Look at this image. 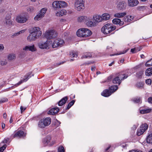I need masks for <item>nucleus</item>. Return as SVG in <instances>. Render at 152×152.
Returning <instances> with one entry per match:
<instances>
[{"instance_id": "8", "label": "nucleus", "mask_w": 152, "mask_h": 152, "mask_svg": "<svg viewBox=\"0 0 152 152\" xmlns=\"http://www.w3.org/2000/svg\"><path fill=\"white\" fill-rule=\"evenodd\" d=\"M67 4L63 1H54L52 4L53 8L59 9L61 7H65L67 6Z\"/></svg>"}, {"instance_id": "3", "label": "nucleus", "mask_w": 152, "mask_h": 152, "mask_svg": "<svg viewBox=\"0 0 152 152\" xmlns=\"http://www.w3.org/2000/svg\"><path fill=\"white\" fill-rule=\"evenodd\" d=\"M92 34L90 30L86 28H81L77 32V35L79 37H87L90 36Z\"/></svg>"}, {"instance_id": "42", "label": "nucleus", "mask_w": 152, "mask_h": 152, "mask_svg": "<svg viewBox=\"0 0 152 152\" xmlns=\"http://www.w3.org/2000/svg\"><path fill=\"white\" fill-rule=\"evenodd\" d=\"M69 55L71 57H76L78 56V53L74 51H72L70 52Z\"/></svg>"}, {"instance_id": "56", "label": "nucleus", "mask_w": 152, "mask_h": 152, "mask_svg": "<svg viewBox=\"0 0 152 152\" xmlns=\"http://www.w3.org/2000/svg\"><path fill=\"white\" fill-rule=\"evenodd\" d=\"M69 34L68 32H65L64 34V37L65 39H66Z\"/></svg>"}, {"instance_id": "50", "label": "nucleus", "mask_w": 152, "mask_h": 152, "mask_svg": "<svg viewBox=\"0 0 152 152\" xmlns=\"http://www.w3.org/2000/svg\"><path fill=\"white\" fill-rule=\"evenodd\" d=\"M8 101V99L6 98H3L0 100V104L3 103Z\"/></svg>"}, {"instance_id": "61", "label": "nucleus", "mask_w": 152, "mask_h": 152, "mask_svg": "<svg viewBox=\"0 0 152 152\" xmlns=\"http://www.w3.org/2000/svg\"><path fill=\"white\" fill-rule=\"evenodd\" d=\"M4 48V47L2 44H0V50H3Z\"/></svg>"}, {"instance_id": "53", "label": "nucleus", "mask_w": 152, "mask_h": 152, "mask_svg": "<svg viewBox=\"0 0 152 152\" xmlns=\"http://www.w3.org/2000/svg\"><path fill=\"white\" fill-rule=\"evenodd\" d=\"M151 80L150 79H148L145 81V83L147 85H151Z\"/></svg>"}, {"instance_id": "46", "label": "nucleus", "mask_w": 152, "mask_h": 152, "mask_svg": "<svg viewBox=\"0 0 152 152\" xmlns=\"http://www.w3.org/2000/svg\"><path fill=\"white\" fill-rule=\"evenodd\" d=\"M145 65L147 66H152V58L148 61L145 64Z\"/></svg>"}, {"instance_id": "15", "label": "nucleus", "mask_w": 152, "mask_h": 152, "mask_svg": "<svg viewBox=\"0 0 152 152\" xmlns=\"http://www.w3.org/2000/svg\"><path fill=\"white\" fill-rule=\"evenodd\" d=\"M64 43V41L63 40L60 39H58L55 40L53 42L52 44V47L54 48L58 46L61 47Z\"/></svg>"}, {"instance_id": "38", "label": "nucleus", "mask_w": 152, "mask_h": 152, "mask_svg": "<svg viewBox=\"0 0 152 152\" xmlns=\"http://www.w3.org/2000/svg\"><path fill=\"white\" fill-rule=\"evenodd\" d=\"M91 56V54L90 53H85L81 57V58H90Z\"/></svg>"}, {"instance_id": "17", "label": "nucleus", "mask_w": 152, "mask_h": 152, "mask_svg": "<svg viewBox=\"0 0 152 152\" xmlns=\"http://www.w3.org/2000/svg\"><path fill=\"white\" fill-rule=\"evenodd\" d=\"M93 19L94 21V22L96 23H99L102 21V16L100 15L97 14H95L93 15Z\"/></svg>"}, {"instance_id": "29", "label": "nucleus", "mask_w": 152, "mask_h": 152, "mask_svg": "<svg viewBox=\"0 0 152 152\" xmlns=\"http://www.w3.org/2000/svg\"><path fill=\"white\" fill-rule=\"evenodd\" d=\"M118 88V86L115 85L110 87L109 90L110 91L112 94V93H113L114 92L116 91Z\"/></svg>"}, {"instance_id": "7", "label": "nucleus", "mask_w": 152, "mask_h": 152, "mask_svg": "<svg viewBox=\"0 0 152 152\" xmlns=\"http://www.w3.org/2000/svg\"><path fill=\"white\" fill-rule=\"evenodd\" d=\"M58 34L55 30H51L47 31L45 34V36L47 39H52L56 38Z\"/></svg>"}, {"instance_id": "51", "label": "nucleus", "mask_w": 152, "mask_h": 152, "mask_svg": "<svg viewBox=\"0 0 152 152\" xmlns=\"http://www.w3.org/2000/svg\"><path fill=\"white\" fill-rule=\"evenodd\" d=\"M143 72L142 71H140L138 72L137 73V77L138 78H141L142 77V75L143 74Z\"/></svg>"}, {"instance_id": "13", "label": "nucleus", "mask_w": 152, "mask_h": 152, "mask_svg": "<svg viewBox=\"0 0 152 152\" xmlns=\"http://www.w3.org/2000/svg\"><path fill=\"white\" fill-rule=\"evenodd\" d=\"M31 74V73L30 72L28 73H27L24 77V78L23 80H20L19 82H18L14 86L12 87V88H15L18 86L20 84H21L23 82H26L29 79L31 76L30 75Z\"/></svg>"}, {"instance_id": "63", "label": "nucleus", "mask_w": 152, "mask_h": 152, "mask_svg": "<svg viewBox=\"0 0 152 152\" xmlns=\"http://www.w3.org/2000/svg\"><path fill=\"white\" fill-rule=\"evenodd\" d=\"M129 152H143L141 151H134V150H132L129 151Z\"/></svg>"}, {"instance_id": "11", "label": "nucleus", "mask_w": 152, "mask_h": 152, "mask_svg": "<svg viewBox=\"0 0 152 152\" xmlns=\"http://www.w3.org/2000/svg\"><path fill=\"white\" fill-rule=\"evenodd\" d=\"M26 134L22 130H19L15 132L12 135V137L13 138L17 137L21 138L23 137L26 136Z\"/></svg>"}, {"instance_id": "40", "label": "nucleus", "mask_w": 152, "mask_h": 152, "mask_svg": "<svg viewBox=\"0 0 152 152\" xmlns=\"http://www.w3.org/2000/svg\"><path fill=\"white\" fill-rule=\"evenodd\" d=\"M75 101L74 100H72L67 105L66 108V110H69L74 104Z\"/></svg>"}, {"instance_id": "54", "label": "nucleus", "mask_w": 152, "mask_h": 152, "mask_svg": "<svg viewBox=\"0 0 152 152\" xmlns=\"http://www.w3.org/2000/svg\"><path fill=\"white\" fill-rule=\"evenodd\" d=\"M129 49H127L126 50H124L122 51L120 53H117V55H121V54H124L126 53L129 50Z\"/></svg>"}, {"instance_id": "35", "label": "nucleus", "mask_w": 152, "mask_h": 152, "mask_svg": "<svg viewBox=\"0 0 152 152\" xmlns=\"http://www.w3.org/2000/svg\"><path fill=\"white\" fill-rule=\"evenodd\" d=\"M148 128V126L146 124H142L140 127V129H141L142 130L145 132L147 129Z\"/></svg>"}, {"instance_id": "33", "label": "nucleus", "mask_w": 152, "mask_h": 152, "mask_svg": "<svg viewBox=\"0 0 152 152\" xmlns=\"http://www.w3.org/2000/svg\"><path fill=\"white\" fill-rule=\"evenodd\" d=\"M145 75L147 76H150L152 75V67L147 69L145 71Z\"/></svg>"}, {"instance_id": "30", "label": "nucleus", "mask_w": 152, "mask_h": 152, "mask_svg": "<svg viewBox=\"0 0 152 152\" xmlns=\"http://www.w3.org/2000/svg\"><path fill=\"white\" fill-rule=\"evenodd\" d=\"M11 17L10 16H7L5 18V23L9 26L11 25L12 24V21L10 20Z\"/></svg>"}, {"instance_id": "59", "label": "nucleus", "mask_w": 152, "mask_h": 152, "mask_svg": "<svg viewBox=\"0 0 152 152\" xmlns=\"http://www.w3.org/2000/svg\"><path fill=\"white\" fill-rule=\"evenodd\" d=\"M148 102L151 103H152V97H149L148 99Z\"/></svg>"}, {"instance_id": "4", "label": "nucleus", "mask_w": 152, "mask_h": 152, "mask_svg": "<svg viewBox=\"0 0 152 152\" xmlns=\"http://www.w3.org/2000/svg\"><path fill=\"white\" fill-rule=\"evenodd\" d=\"M115 26H112L111 24L107 23L102 28L101 31L104 34H107L115 30Z\"/></svg>"}, {"instance_id": "57", "label": "nucleus", "mask_w": 152, "mask_h": 152, "mask_svg": "<svg viewBox=\"0 0 152 152\" xmlns=\"http://www.w3.org/2000/svg\"><path fill=\"white\" fill-rule=\"evenodd\" d=\"M94 63V61H88L86 62L85 63L83 64V65H89L91 64H93Z\"/></svg>"}, {"instance_id": "20", "label": "nucleus", "mask_w": 152, "mask_h": 152, "mask_svg": "<svg viewBox=\"0 0 152 152\" xmlns=\"http://www.w3.org/2000/svg\"><path fill=\"white\" fill-rule=\"evenodd\" d=\"M48 42L46 41L45 42H40L38 43V46L39 48L41 49H46L49 46Z\"/></svg>"}, {"instance_id": "2", "label": "nucleus", "mask_w": 152, "mask_h": 152, "mask_svg": "<svg viewBox=\"0 0 152 152\" xmlns=\"http://www.w3.org/2000/svg\"><path fill=\"white\" fill-rule=\"evenodd\" d=\"M128 77L127 74H125L123 72H119L116 74L112 80V82L114 84H118L119 85L122 81L126 79Z\"/></svg>"}, {"instance_id": "64", "label": "nucleus", "mask_w": 152, "mask_h": 152, "mask_svg": "<svg viewBox=\"0 0 152 152\" xmlns=\"http://www.w3.org/2000/svg\"><path fill=\"white\" fill-rule=\"evenodd\" d=\"M137 126L136 125H134L132 127V129L133 130L137 128Z\"/></svg>"}, {"instance_id": "25", "label": "nucleus", "mask_w": 152, "mask_h": 152, "mask_svg": "<svg viewBox=\"0 0 152 152\" xmlns=\"http://www.w3.org/2000/svg\"><path fill=\"white\" fill-rule=\"evenodd\" d=\"M111 94L108 89H105L101 93V95L105 97H108L110 96Z\"/></svg>"}, {"instance_id": "32", "label": "nucleus", "mask_w": 152, "mask_h": 152, "mask_svg": "<svg viewBox=\"0 0 152 152\" xmlns=\"http://www.w3.org/2000/svg\"><path fill=\"white\" fill-rule=\"evenodd\" d=\"M87 16H81L78 17L77 18V21L79 22H85L86 18Z\"/></svg>"}, {"instance_id": "18", "label": "nucleus", "mask_w": 152, "mask_h": 152, "mask_svg": "<svg viewBox=\"0 0 152 152\" xmlns=\"http://www.w3.org/2000/svg\"><path fill=\"white\" fill-rule=\"evenodd\" d=\"M128 3L129 6L134 7L138 5L139 1L138 0H128Z\"/></svg>"}, {"instance_id": "36", "label": "nucleus", "mask_w": 152, "mask_h": 152, "mask_svg": "<svg viewBox=\"0 0 152 152\" xmlns=\"http://www.w3.org/2000/svg\"><path fill=\"white\" fill-rule=\"evenodd\" d=\"M147 142L149 143H152V134L148 135L147 138Z\"/></svg>"}, {"instance_id": "21", "label": "nucleus", "mask_w": 152, "mask_h": 152, "mask_svg": "<svg viewBox=\"0 0 152 152\" xmlns=\"http://www.w3.org/2000/svg\"><path fill=\"white\" fill-rule=\"evenodd\" d=\"M51 139V137L50 136H47L42 141V143L44 146H47L48 145H51L49 144Z\"/></svg>"}, {"instance_id": "47", "label": "nucleus", "mask_w": 152, "mask_h": 152, "mask_svg": "<svg viewBox=\"0 0 152 152\" xmlns=\"http://www.w3.org/2000/svg\"><path fill=\"white\" fill-rule=\"evenodd\" d=\"M137 87L140 88H143V84L142 82H140L136 84Z\"/></svg>"}, {"instance_id": "28", "label": "nucleus", "mask_w": 152, "mask_h": 152, "mask_svg": "<svg viewBox=\"0 0 152 152\" xmlns=\"http://www.w3.org/2000/svg\"><path fill=\"white\" fill-rule=\"evenodd\" d=\"M101 16L102 18V21L107 20H109L110 18V15L108 13H104Z\"/></svg>"}, {"instance_id": "26", "label": "nucleus", "mask_w": 152, "mask_h": 152, "mask_svg": "<svg viewBox=\"0 0 152 152\" xmlns=\"http://www.w3.org/2000/svg\"><path fill=\"white\" fill-rule=\"evenodd\" d=\"M126 14V12H118L114 14V16L117 18H121L125 16Z\"/></svg>"}, {"instance_id": "24", "label": "nucleus", "mask_w": 152, "mask_h": 152, "mask_svg": "<svg viewBox=\"0 0 152 152\" xmlns=\"http://www.w3.org/2000/svg\"><path fill=\"white\" fill-rule=\"evenodd\" d=\"M68 99V97L67 96L63 98L58 103L59 106H61L65 104Z\"/></svg>"}, {"instance_id": "1", "label": "nucleus", "mask_w": 152, "mask_h": 152, "mask_svg": "<svg viewBox=\"0 0 152 152\" xmlns=\"http://www.w3.org/2000/svg\"><path fill=\"white\" fill-rule=\"evenodd\" d=\"M30 33L27 37L28 41H34L38 38L42 34L40 28L38 27H34L30 30Z\"/></svg>"}, {"instance_id": "43", "label": "nucleus", "mask_w": 152, "mask_h": 152, "mask_svg": "<svg viewBox=\"0 0 152 152\" xmlns=\"http://www.w3.org/2000/svg\"><path fill=\"white\" fill-rule=\"evenodd\" d=\"M16 58L14 54H10L8 56V58L9 60H12L15 59Z\"/></svg>"}, {"instance_id": "60", "label": "nucleus", "mask_w": 152, "mask_h": 152, "mask_svg": "<svg viewBox=\"0 0 152 152\" xmlns=\"http://www.w3.org/2000/svg\"><path fill=\"white\" fill-rule=\"evenodd\" d=\"M20 110H21V113H22L23 111H24L26 110V107H23L22 106H21L20 107Z\"/></svg>"}, {"instance_id": "16", "label": "nucleus", "mask_w": 152, "mask_h": 152, "mask_svg": "<svg viewBox=\"0 0 152 152\" xmlns=\"http://www.w3.org/2000/svg\"><path fill=\"white\" fill-rule=\"evenodd\" d=\"M23 50L26 51H31V52H34L36 50V48L35 47L34 45L33 44L31 45L26 46L23 48Z\"/></svg>"}, {"instance_id": "23", "label": "nucleus", "mask_w": 152, "mask_h": 152, "mask_svg": "<svg viewBox=\"0 0 152 152\" xmlns=\"http://www.w3.org/2000/svg\"><path fill=\"white\" fill-rule=\"evenodd\" d=\"M125 3L124 1H122L119 2L118 4L117 7L118 10H123L125 9L124 4Z\"/></svg>"}, {"instance_id": "14", "label": "nucleus", "mask_w": 152, "mask_h": 152, "mask_svg": "<svg viewBox=\"0 0 152 152\" xmlns=\"http://www.w3.org/2000/svg\"><path fill=\"white\" fill-rule=\"evenodd\" d=\"M31 74V73L30 72L28 73H27L24 77V78L23 80H20L19 82H18L14 86L12 87V88H15L18 86L20 84H21L23 82H26L29 79L31 76L30 75Z\"/></svg>"}, {"instance_id": "37", "label": "nucleus", "mask_w": 152, "mask_h": 152, "mask_svg": "<svg viewBox=\"0 0 152 152\" xmlns=\"http://www.w3.org/2000/svg\"><path fill=\"white\" fill-rule=\"evenodd\" d=\"M151 109H144L141 110L140 111V113L141 114H145L149 113L151 111Z\"/></svg>"}, {"instance_id": "58", "label": "nucleus", "mask_w": 152, "mask_h": 152, "mask_svg": "<svg viewBox=\"0 0 152 152\" xmlns=\"http://www.w3.org/2000/svg\"><path fill=\"white\" fill-rule=\"evenodd\" d=\"M7 63V62L5 61H1L0 62L1 64L3 66L6 65Z\"/></svg>"}, {"instance_id": "19", "label": "nucleus", "mask_w": 152, "mask_h": 152, "mask_svg": "<svg viewBox=\"0 0 152 152\" xmlns=\"http://www.w3.org/2000/svg\"><path fill=\"white\" fill-rule=\"evenodd\" d=\"M59 111L58 107H53L49 110L48 112V114L50 115H55Z\"/></svg>"}, {"instance_id": "22", "label": "nucleus", "mask_w": 152, "mask_h": 152, "mask_svg": "<svg viewBox=\"0 0 152 152\" xmlns=\"http://www.w3.org/2000/svg\"><path fill=\"white\" fill-rule=\"evenodd\" d=\"M112 22L114 24H118L120 26H121L124 24V22L121 21L120 19L118 18L113 19L112 20Z\"/></svg>"}, {"instance_id": "55", "label": "nucleus", "mask_w": 152, "mask_h": 152, "mask_svg": "<svg viewBox=\"0 0 152 152\" xmlns=\"http://www.w3.org/2000/svg\"><path fill=\"white\" fill-rule=\"evenodd\" d=\"M9 140V138H7L4 139V140L3 141V143H7L8 142Z\"/></svg>"}, {"instance_id": "5", "label": "nucleus", "mask_w": 152, "mask_h": 152, "mask_svg": "<svg viewBox=\"0 0 152 152\" xmlns=\"http://www.w3.org/2000/svg\"><path fill=\"white\" fill-rule=\"evenodd\" d=\"M51 119L47 117L41 119L39 122L38 126L40 128H44L46 126L49 125L51 123Z\"/></svg>"}, {"instance_id": "9", "label": "nucleus", "mask_w": 152, "mask_h": 152, "mask_svg": "<svg viewBox=\"0 0 152 152\" xmlns=\"http://www.w3.org/2000/svg\"><path fill=\"white\" fill-rule=\"evenodd\" d=\"M84 23L88 27H92L96 26L95 22L92 20L91 17L87 16Z\"/></svg>"}, {"instance_id": "62", "label": "nucleus", "mask_w": 152, "mask_h": 152, "mask_svg": "<svg viewBox=\"0 0 152 152\" xmlns=\"http://www.w3.org/2000/svg\"><path fill=\"white\" fill-rule=\"evenodd\" d=\"M5 124L4 123H1V127L2 129H4L5 127Z\"/></svg>"}, {"instance_id": "6", "label": "nucleus", "mask_w": 152, "mask_h": 152, "mask_svg": "<svg viewBox=\"0 0 152 152\" xmlns=\"http://www.w3.org/2000/svg\"><path fill=\"white\" fill-rule=\"evenodd\" d=\"M75 7L78 11L83 10L85 8L84 1L83 0H75Z\"/></svg>"}, {"instance_id": "39", "label": "nucleus", "mask_w": 152, "mask_h": 152, "mask_svg": "<svg viewBox=\"0 0 152 152\" xmlns=\"http://www.w3.org/2000/svg\"><path fill=\"white\" fill-rule=\"evenodd\" d=\"M146 7L145 6H139L137 7V9L139 11H143L146 9Z\"/></svg>"}, {"instance_id": "41", "label": "nucleus", "mask_w": 152, "mask_h": 152, "mask_svg": "<svg viewBox=\"0 0 152 152\" xmlns=\"http://www.w3.org/2000/svg\"><path fill=\"white\" fill-rule=\"evenodd\" d=\"M140 48L139 49L138 47L134 48L131 49V51L133 53H136L140 50Z\"/></svg>"}, {"instance_id": "49", "label": "nucleus", "mask_w": 152, "mask_h": 152, "mask_svg": "<svg viewBox=\"0 0 152 152\" xmlns=\"http://www.w3.org/2000/svg\"><path fill=\"white\" fill-rule=\"evenodd\" d=\"M65 150L64 147L62 146H59L57 152H64Z\"/></svg>"}, {"instance_id": "10", "label": "nucleus", "mask_w": 152, "mask_h": 152, "mask_svg": "<svg viewBox=\"0 0 152 152\" xmlns=\"http://www.w3.org/2000/svg\"><path fill=\"white\" fill-rule=\"evenodd\" d=\"M47 10L46 8H42L40 11V12L34 18L35 20H39L41 19L44 16Z\"/></svg>"}, {"instance_id": "31", "label": "nucleus", "mask_w": 152, "mask_h": 152, "mask_svg": "<svg viewBox=\"0 0 152 152\" xmlns=\"http://www.w3.org/2000/svg\"><path fill=\"white\" fill-rule=\"evenodd\" d=\"M133 17L132 16H126L124 17V20L125 22H129L133 20Z\"/></svg>"}, {"instance_id": "45", "label": "nucleus", "mask_w": 152, "mask_h": 152, "mask_svg": "<svg viewBox=\"0 0 152 152\" xmlns=\"http://www.w3.org/2000/svg\"><path fill=\"white\" fill-rule=\"evenodd\" d=\"M133 101L136 103H139L141 101V99L140 97L134 98L133 99Z\"/></svg>"}, {"instance_id": "44", "label": "nucleus", "mask_w": 152, "mask_h": 152, "mask_svg": "<svg viewBox=\"0 0 152 152\" xmlns=\"http://www.w3.org/2000/svg\"><path fill=\"white\" fill-rule=\"evenodd\" d=\"M144 132V131H143V130H142L141 129H140L139 128L138 129L137 131V135L139 136H140V135L142 134Z\"/></svg>"}, {"instance_id": "48", "label": "nucleus", "mask_w": 152, "mask_h": 152, "mask_svg": "<svg viewBox=\"0 0 152 152\" xmlns=\"http://www.w3.org/2000/svg\"><path fill=\"white\" fill-rule=\"evenodd\" d=\"M25 30H22L16 33H15L12 36L15 37L16 36L18 35L19 34H20L22 33H23L25 32Z\"/></svg>"}, {"instance_id": "52", "label": "nucleus", "mask_w": 152, "mask_h": 152, "mask_svg": "<svg viewBox=\"0 0 152 152\" xmlns=\"http://www.w3.org/2000/svg\"><path fill=\"white\" fill-rule=\"evenodd\" d=\"M7 145H4L2 147L0 148V152H3L4 150L6 148Z\"/></svg>"}, {"instance_id": "12", "label": "nucleus", "mask_w": 152, "mask_h": 152, "mask_svg": "<svg viewBox=\"0 0 152 152\" xmlns=\"http://www.w3.org/2000/svg\"><path fill=\"white\" fill-rule=\"evenodd\" d=\"M28 18V16L20 15L17 17L16 20L19 23H23L27 21Z\"/></svg>"}, {"instance_id": "27", "label": "nucleus", "mask_w": 152, "mask_h": 152, "mask_svg": "<svg viewBox=\"0 0 152 152\" xmlns=\"http://www.w3.org/2000/svg\"><path fill=\"white\" fill-rule=\"evenodd\" d=\"M66 14V11L64 9H62L61 11L57 12L56 14L57 16H60L65 15Z\"/></svg>"}, {"instance_id": "34", "label": "nucleus", "mask_w": 152, "mask_h": 152, "mask_svg": "<svg viewBox=\"0 0 152 152\" xmlns=\"http://www.w3.org/2000/svg\"><path fill=\"white\" fill-rule=\"evenodd\" d=\"M27 11L29 13H31L34 12L35 10L33 7L29 6L26 8Z\"/></svg>"}]
</instances>
